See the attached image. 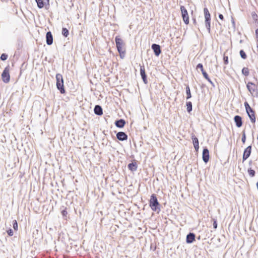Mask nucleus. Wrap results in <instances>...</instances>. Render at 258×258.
<instances>
[{
    "mask_svg": "<svg viewBox=\"0 0 258 258\" xmlns=\"http://www.w3.org/2000/svg\"><path fill=\"white\" fill-rule=\"evenodd\" d=\"M115 41L116 47H123L124 45L123 41L122 39L119 38V36H116L115 38Z\"/></svg>",
    "mask_w": 258,
    "mask_h": 258,
    "instance_id": "obj_21",
    "label": "nucleus"
},
{
    "mask_svg": "<svg viewBox=\"0 0 258 258\" xmlns=\"http://www.w3.org/2000/svg\"><path fill=\"white\" fill-rule=\"evenodd\" d=\"M193 21H194V24H196V19H194L193 20Z\"/></svg>",
    "mask_w": 258,
    "mask_h": 258,
    "instance_id": "obj_43",
    "label": "nucleus"
},
{
    "mask_svg": "<svg viewBox=\"0 0 258 258\" xmlns=\"http://www.w3.org/2000/svg\"><path fill=\"white\" fill-rule=\"evenodd\" d=\"M61 214H62V215L63 216V217H67V215L68 214V212L66 210V209L62 210L61 211Z\"/></svg>",
    "mask_w": 258,
    "mask_h": 258,
    "instance_id": "obj_38",
    "label": "nucleus"
},
{
    "mask_svg": "<svg viewBox=\"0 0 258 258\" xmlns=\"http://www.w3.org/2000/svg\"><path fill=\"white\" fill-rule=\"evenodd\" d=\"M191 138L195 150L196 151H198L199 149V142L198 139L194 134H191Z\"/></svg>",
    "mask_w": 258,
    "mask_h": 258,
    "instance_id": "obj_11",
    "label": "nucleus"
},
{
    "mask_svg": "<svg viewBox=\"0 0 258 258\" xmlns=\"http://www.w3.org/2000/svg\"><path fill=\"white\" fill-rule=\"evenodd\" d=\"M39 9H42L44 7V0H35Z\"/></svg>",
    "mask_w": 258,
    "mask_h": 258,
    "instance_id": "obj_24",
    "label": "nucleus"
},
{
    "mask_svg": "<svg viewBox=\"0 0 258 258\" xmlns=\"http://www.w3.org/2000/svg\"><path fill=\"white\" fill-rule=\"evenodd\" d=\"M56 86L57 89L59 91L61 94H64L66 91L64 88L62 76L60 74H57L56 75Z\"/></svg>",
    "mask_w": 258,
    "mask_h": 258,
    "instance_id": "obj_2",
    "label": "nucleus"
},
{
    "mask_svg": "<svg viewBox=\"0 0 258 258\" xmlns=\"http://www.w3.org/2000/svg\"><path fill=\"white\" fill-rule=\"evenodd\" d=\"M13 227L14 230H18V223L16 220H14L13 221Z\"/></svg>",
    "mask_w": 258,
    "mask_h": 258,
    "instance_id": "obj_31",
    "label": "nucleus"
},
{
    "mask_svg": "<svg viewBox=\"0 0 258 258\" xmlns=\"http://www.w3.org/2000/svg\"><path fill=\"white\" fill-rule=\"evenodd\" d=\"M234 120L237 127H240L242 125L243 122L240 116L235 115L234 117Z\"/></svg>",
    "mask_w": 258,
    "mask_h": 258,
    "instance_id": "obj_15",
    "label": "nucleus"
},
{
    "mask_svg": "<svg viewBox=\"0 0 258 258\" xmlns=\"http://www.w3.org/2000/svg\"><path fill=\"white\" fill-rule=\"evenodd\" d=\"M94 113L97 115H101L103 114V110L101 106L96 105L94 108Z\"/></svg>",
    "mask_w": 258,
    "mask_h": 258,
    "instance_id": "obj_19",
    "label": "nucleus"
},
{
    "mask_svg": "<svg viewBox=\"0 0 258 258\" xmlns=\"http://www.w3.org/2000/svg\"><path fill=\"white\" fill-rule=\"evenodd\" d=\"M44 7L46 10H48L49 8V0H44Z\"/></svg>",
    "mask_w": 258,
    "mask_h": 258,
    "instance_id": "obj_34",
    "label": "nucleus"
},
{
    "mask_svg": "<svg viewBox=\"0 0 258 258\" xmlns=\"http://www.w3.org/2000/svg\"><path fill=\"white\" fill-rule=\"evenodd\" d=\"M185 90H186V100H188L191 97V94L190 92V88L188 85H187L186 86Z\"/></svg>",
    "mask_w": 258,
    "mask_h": 258,
    "instance_id": "obj_23",
    "label": "nucleus"
},
{
    "mask_svg": "<svg viewBox=\"0 0 258 258\" xmlns=\"http://www.w3.org/2000/svg\"><path fill=\"white\" fill-rule=\"evenodd\" d=\"M195 240V234L194 233L190 232L186 237V242L187 243H191Z\"/></svg>",
    "mask_w": 258,
    "mask_h": 258,
    "instance_id": "obj_16",
    "label": "nucleus"
},
{
    "mask_svg": "<svg viewBox=\"0 0 258 258\" xmlns=\"http://www.w3.org/2000/svg\"><path fill=\"white\" fill-rule=\"evenodd\" d=\"M241 141L243 144H245V141H246V135H245V131H243V132L242 133Z\"/></svg>",
    "mask_w": 258,
    "mask_h": 258,
    "instance_id": "obj_30",
    "label": "nucleus"
},
{
    "mask_svg": "<svg viewBox=\"0 0 258 258\" xmlns=\"http://www.w3.org/2000/svg\"><path fill=\"white\" fill-rule=\"evenodd\" d=\"M149 206L153 211L159 212L160 211V205L158 201L156 195L154 194L151 196Z\"/></svg>",
    "mask_w": 258,
    "mask_h": 258,
    "instance_id": "obj_1",
    "label": "nucleus"
},
{
    "mask_svg": "<svg viewBox=\"0 0 258 258\" xmlns=\"http://www.w3.org/2000/svg\"><path fill=\"white\" fill-rule=\"evenodd\" d=\"M213 228L215 229H217V226H218L217 222V220L215 219H213Z\"/></svg>",
    "mask_w": 258,
    "mask_h": 258,
    "instance_id": "obj_36",
    "label": "nucleus"
},
{
    "mask_svg": "<svg viewBox=\"0 0 258 258\" xmlns=\"http://www.w3.org/2000/svg\"><path fill=\"white\" fill-rule=\"evenodd\" d=\"M252 17L253 19H256V18H257V16L256 14H253L252 15Z\"/></svg>",
    "mask_w": 258,
    "mask_h": 258,
    "instance_id": "obj_40",
    "label": "nucleus"
},
{
    "mask_svg": "<svg viewBox=\"0 0 258 258\" xmlns=\"http://www.w3.org/2000/svg\"><path fill=\"white\" fill-rule=\"evenodd\" d=\"M7 232L8 233V234L10 236H12L14 234V232H13V230L11 229V228H9L7 231Z\"/></svg>",
    "mask_w": 258,
    "mask_h": 258,
    "instance_id": "obj_35",
    "label": "nucleus"
},
{
    "mask_svg": "<svg viewBox=\"0 0 258 258\" xmlns=\"http://www.w3.org/2000/svg\"><path fill=\"white\" fill-rule=\"evenodd\" d=\"M186 110L188 113H190L192 110V105L191 101H188L186 103Z\"/></svg>",
    "mask_w": 258,
    "mask_h": 258,
    "instance_id": "obj_25",
    "label": "nucleus"
},
{
    "mask_svg": "<svg viewBox=\"0 0 258 258\" xmlns=\"http://www.w3.org/2000/svg\"><path fill=\"white\" fill-rule=\"evenodd\" d=\"M218 17L221 20H223L224 19V17L222 14H219L218 15Z\"/></svg>",
    "mask_w": 258,
    "mask_h": 258,
    "instance_id": "obj_39",
    "label": "nucleus"
},
{
    "mask_svg": "<svg viewBox=\"0 0 258 258\" xmlns=\"http://www.w3.org/2000/svg\"><path fill=\"white\" fill-rule=\"evenodd\" d=\"M248 173L249 175L252 177L255 176V172L253 169H252L251 168H249L247 170Z\"/></svg>",
    "mask_w": 258,
    "mask_h": 258,
    "instance_id": "obj_28",
    "label": "nucleus"
},
{
    "mask_svg": "<svg viewBox=\"0 0 258 258\" xmlns=\"http://www.w3.org/2000/svg\"><path fill=\"white\" fill-rule=\"evenodd\" d=\"M196 69L198 70L200 69L201 71L202 72V73L203 75V77L205 78V79H206L214 87H215V85L214 84L213 82L211 81L210 78H209L208 74L207 73V72L204 70L203 68V65L200 63H198L196 67Z\"/></svg>",
    "mask_w": 258,
    "mask_h": 258,
    "instance_id": "obj_4",
    "label": "nucleus"
},
{
    "mask_svg": "<svg viewBox=\"0 0 258 258\" xmlns=\"http://www.w3.org/2000/svg\"><path fill=\"white\" fill-rule=\"evenodd\" d=\"M239 53H240V55L242 58L245 59L247 58V55L245 53V52L243 50H240Z\"/></svg>",
    "mask_w": 258,
    "mask_h": 258,
    "instance_id": "obj_29",
    "label": "nucleus"
},
{
    "mask_svg": "<svg viewBox=\"0 0 258 258\" xmlns=\"http://www.w3.org/2000/svg\"><path fill=\"white\" fill-rule=\"evenodd\" d=\"M140 75L143 80L144 84H147L148 83L147 76L146 74L145 67L144 64L143 65L140 64Z\"/></svg>",
    "mask_w": 258,
    "mask_h": 258,
    "instance_id": "obj_7",
    "label": "nucleus"
},
{
    "mask_svg": "<svg viewBox=\"0 0 258 258\" xmlns=\"http://www.w3.org/2000/svg\"><path fill=\"white\" fill-rule=\"evenodd\" d=\"M202 158L205 163H207L209 160V151L207 147L204 148L203 150Z\"/></svg>",
    "mask_w": 258,
    "mask_h": 258,
    "instance_id": "obj_9",
    "label": "nucleus"
},
{
    "mask_svg": "<svg viewBox=\"0 0 258 258\" xmlns=\"http://www.w3.org/2000/svg\"><path fill=\"white\" fill-rule=\"evenodd\" d=\"M2 78L4 82L8 83L10 82V76L9 70L6 68L2 74Z\"/></svg>",
    "mask_w": 258,
    "mask_h": 258,
    "instance_id": "obj_6",
    "label": "nucleus"
},
{
    "mask_svg": "<svg viewBox=\"0 0 258 258\" xmlns=\"http://www.w3.org/2000/svg\"><path fill=\"white\" fill-rule=\"evenodd\" d=\"M117 50L119 53L121 58H123L125 56V51L123 49V47H116Z\"/></svg>",
    "mask_w": 258,
    "mask_h": 258,
    "instance_id": "obj_22",
    "label": "nucleus"
},
{
    "mask_svg": "<svg viewBox=\"0 0 258 258\" xmlns=\"http://www.w3.org/2000/svg\"><path fill=\"white\" fill-rule=\"evenodd\" d=\"M242 74L246 77L248 76L249 74L248 69L245 67L243 68L242 70Z\"/></svg>",
    "mask_w": 258,
    "mask_h": 258,
    "instance_id": "obj_27",
    "label": "nucleus"
},
{
    "mask_svg": "<svg viewBox=\"0 0 258 258\" xmlns=\"http://www.w3.org/2000/svg\"><path fill=\"white\" fill-rule=\"evenodd\" d=\"M8 55L6 53H3L0 57V58L2 60H6L8 58Z\"/></svg>",
    "mask_w": 258,
    "mask_h": 258,
    "instance_id": "obj_32",
    "label": "nucleus"
},
{
    "mask_svg": "<svg viewBox=\"0 0 258 258\" xmlns=\"http://www.w3.org/2000/svg\"><path fill=\"white\" fill-rule=\"evenodd\" d=\"M255 35L256 37L258 38V28L255 30Z\"/></svg>",
    "mask_w": 258,
    "mask_h": 258,
    "instance_id": "obj_41",
    "label": "nucleus"
},
{
    "mask_svg": "<svg viewBox=\"0 0 258 258\" xmlns=\"http://www.w3.org/2000/svg\"><path fill=\"white\" fill-rule=\"evenodd\" d=\"M127 134L123 132H119L116 134V138L120 141H124L127 140Z\"/></svg>",
    "mask_w": 258,
    "mask_h": 258,
    "instance_id": "obj_12",
    "label": "nucleus"
},
{
    "mask_svg": "<svg viewBox=\"0 0 258 258\" xmlns=\"http://www.w3.org/2000/svg\"><path fill=\"white\" fill-rule=\"evenodd\" d=\"M180 8L183 20L185 24H188L189 23V17L187 11L183 6H181Z\"/></svg>",
    "mask_w": 258,
    "mask_h": 258,
    "instance_id": "obj_5",
    "label": "nucleus"
},
{
    "mask_svg": "<svg viewBox=\"0 0 258 258\" xmlns=\"http://www.w3.org/2000/svg\"><path fill=\"white\" fill-rule=\"evenodd\" d=\"M244 105L245 107L246 111L248 110H250V109L252 108L250 107L247 102H245Z\"/></svg>",
    "mask_w": 258,
    "mask_h": 258,
    "instance_id": "obj_33",
    "label": "nucleus"
},
{
    "mask_svg": "<svg viewBox=\"0 0 258 258\" xmlns=\"http://www.w3.org/2000/svg\"><path fill=\"white\" fill-rule=\"evenodd\" d=\"M62 35L64 37H67L69 34V31L68 29L66 28H62Z\"/></svg>",
    "mask_w": 258,
    "mask_h": 258,
    "instance_id": "obj_26",
    "label": "nucleus"
},
{
    "mask_svg": "<svg viewBox=\"0 0 258 258\" xmlns=\"http://www.w3.org/2000/svg\"><path fill=\"white\" fill-rule=\"evenodd\" d=\"M251 148L252 147L250 145L244 149L242 156L243 162L245 161L250 156L251 153Z\"/></svg>",
    "mask_w": 258,
    "mask_h": 258,
    "instance_id": "obj_8",
    "label": "nucleus"
},
{
    "mask_svg": "<svg viewBox=\"0 0 258 258\" xmlns=\"http://www.w3.org/2000/svg\"><path fill=\"white\" fill-rule=\"evenodd\" d=\"M151 48L153 49L155 55L158 56L161 53V47L159 45L154 43L151 45Z\"/></svg>",
    "mask_w": 258,
    "mask_h": 258,
    "instance_id": "obj_10",
    "label": "nucleus"
},
{
    "mask_svg": "<svg viewBox=\"0 0 258 258\" xmlns=\"http://www.w3.org/2000/svg\"><path fill=\"white\" fill-rule=\"evenodd\" d=\"M232 23L234 27H235V22L233 18H232Z\"/></svg>",
    "mask_w": 258,
    "mask_h": 258,
    "instance_id": "obj_42",
    "label": "nucleus"
},
{
    "mask_svg": "<svg viewBox=\"0 0 258 258\" xmlns=\"http://www.w3.org/2000/svg\"><path fill=\"white\" fill-rule=\"evenodd\" d=\"M246 113L252 123H254L255 122V112L254 110L251 108L250 110H248L246 111Z\"/></svg>",
    "mask_w": 258,
    "mask_h": 258,
    "instance_id": "obj_13",
    "label": "nucleus"
},
{
    "mask_svg": "<svg viewBox=\"0 0 258 258\" xmlns=\"http://www.w3.org/2000/svg\"><path fill=\"white\" fill-rule=\"evenodd\" d=\"M224 63L225 64H227L228 63V57L227 56H224L223 57Z\"/></svg>",
    "mask_w": 258,
    "mask_h": 258,
    "instance_id": "obj_37",
    "label": "nucleus"
},
{
    "mask_svg": "<svg viewBox=\"0 0 258 258\" xmlns=\"http://www.w3.org/2000/svg\"><path fill=\"white\" fill-rule=\"evenodd\" d=\"M46 42L48 45L53 43V36L50 31L47 32L46 34Z\"/></svg>",
    "mask_w": 258,
    "mask_h": 258,
    "instance_id": "obj_14",
    "label": "nucleus"
},
{
    "mask_svg": "<svg viewBox=\"0 0 258 258\" xmlns=\"http://www.w3.org/2000/svg\"><path fill=\"white\" fill-rule=\"evenodd\" d=\"M116 127L119 128H122L124 127L125 124V121L123 119H117L115 121L114 123Z\"/></svg>",
    "mask_w": 258,
    "mask_h": 258,
    "instance_id": "obj_17",
    "label": "nucleus"
},
{
    "mask_svg": "<svg viewBox=\"0 0 258 258\" xmlns=\"http://www.w3.org/2000/svg\"><path fill=\"white\" fill-rule=\"evenodd\" d=\"M204 13L205 17V23L206 27L209 33L211 31V15L208 9L207 8L204 9Z\"/></svg>",
    "mask_w": 258,
    "mask_h": 258,
    "instance_id": "obj_3",
    "label": "nucleus"
},
{
    "mask_svg": "<svg viewBox=\"0 0 258 258\" xmlns=\"http://www.w3.org/2000/svg\"><path fill=\"white\" fill-rule=\"evenodd\" d=\"M247 88L248 90L252 93L256 89L255 85L252 82H249L246 85Z\"/></svg>",
    "mask_w": 258,
    "mask_h": 258,
    "instance_id": "obj_20",
    "label": "nucleus"
},
{
    "mask_svg": "<svg viewBox=\"0 0 258 258\" xmlns=\"http://www.w3.org/2000/svg\"><path fill=\"white\" fill-rule=\"evenodd\" d=\"M127 167L128 169L132 172L136 171L138 167L136 161H134L129 163L127 165Z\"/></svg>",
    "mask_w": 258,
    "mask_h": 258,
    "instance_id": "obj_18",
    "label": "nucleus"
}]
</instances>
